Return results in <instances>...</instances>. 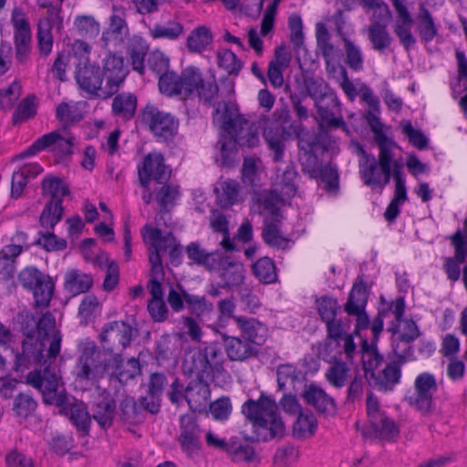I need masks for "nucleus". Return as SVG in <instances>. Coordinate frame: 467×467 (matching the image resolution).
<instances>
[{
	"mask_svg": "<svg viewBox=\"0 0 467 467\" xmlns=\"http://www.w3.org/2000/svg\"><path fill=\"white\" fill-rule=\"evenodd\" d=\"M22 331L26 336L22 349L15 356L13 369L24 373L33 365H47L55 359L60 352L62 335L55 330V318L46 313L36 322L33 314L21 313Z\"/></svg>",
	"mask_w": 467,
	"mask_h": 467,
	"instance_id": "f257e3e1",
	"label": "nucleus"
},
{
	"mask_svg": "<svg viewBox=\"0 0 467 467\" xmlns=\"http://www.w3.org/2000/svg\"><path fill=\"white\" fill-rule=\"evenodd\" d=\"M297 172L294 166L289 165L284 171L280 181L275 183L273 191L262 195H255L253 199L252 210L265 215L263 238L273 247L285 249L289 247L291 239L285 236L281 231L280 207L296 193V180Z\"/></svg>",
	"mask_w": 467,
	"mask_h": 467,
	"instance_id": "f03ea898",
	"label": "nucleus"
},
{
	"mask_svg": "<svg viewBox=\"0 0 467 467\" xmlns=\"http://www.w3.org/2000/svg\"><path fill=\"white\" fill-rule=\"evenodd\" d=\"M26 381L39 390L43 401L48 405H56L59 412L69 416L73 425L83 434L89 430L91 419L82 403L70 402L69 397L63 388L61 376L48 365L43 371L34 370L28 373Z\"/></svg>",
	"mask_w": 467,
	"mask_h": 467,
	"instance_id": "7ed1b4c3",
	"label": "nucleus"
},
{
	"mask_svg": "<svg viewBox=\"0 0 467 467\" xmlns=\"http://www.w3.org/2000/svg\"><path fill=\"white\" fill-rule=\"evenodd\" d=\"M159 88L167 96L181 95L184 99L197 96L204 103H211L218 94L214 78L204 80L200 69L194 67H186L181 76L171 71L161 74Z\"/></svg>",
	"mask_w": 467,
	"mask_h": 467,
	"instance_id": "20e7f679",
	"label": "nucleus"
},
{
	"mask_svg": "<svg viewBox=\"0 0 467 467\" xmlns=\"http://www.w3.org/2000/svg\"><path fill=\"white\" fill-rule=\"evenodd\" d=\"M242 412L253 425L258 441H268L285 433V424L277 413V404L270 397L261 394L257 400H248Z\"/></svg>",
	"mask_w": 467,
	"mask_h": 467,
	"instance_id": "39448f33",
	"label": "nucleus"
},
{
	"mask_svg": "<svg viewBox=\"0 0 467 467\" xmlns=\"http://www.w3.org/2000/svg\"><path fill=\"white\" fill-rule=\"evenodd\" d=\"M76 80L80 88L102 99L117 92V57L110 53L104 59L103 70L89 63L79 62L76 70Z\"/></svg>",
	"mask_w": 467,
	"mask_h": 467,
	"instance_id": "423d86ee",
	"label": "nucleus"
},
{
	"mask_svg": "<svg viewBox=\"0 0 467 467\" xmlns=\"http://www.w3.org/2000/svg\"><path fill=\"white\" fill-rule=\"evenodd\" d=\"M78 379L96 382L117 375V355L98 349L94 343H88L81 350L75 367Z\"/></svg>",
	"mask_w": 467,
	"mask_h": 467,
	"instance_id": "0eeeda50",
	"label": "nucleus"
},
{
	"mask_svg": "<svg viewBox=\"0 0 467 467\" xmlns=\"http://www.w3.org/2000/svg\"><path fill=\"white\" fill-rule=\"evenodd\" d=\"M316 39L317 48L326 62L327 73L335 74L339 69L341 75L339 86L348 99L354 101L358 96L357 88L348 78L346 68L339 66L340 52L331 42L330 33L323 22L316 24Z\"/></svg>",
	"mask_w": 467,
	"mask_h": 467,
	"instance_id": "6e6552de",
	"label": "nucleus"
},
{
	"mask_svg": "<svg viewBox=\"0 0 467 467\" xmlns=\"http://www.w3.org/2000/svg\"><path fill=\"white\" fill-rule=\"evenodd\" d=\"M213 123L225 134L220 140L222 164L227 165L231 152L235 149L237 140L235 130L243 124V119L236 109L227 103L218 104L213 113Z\"/></svg>",
	"mask_w": 467,
	"mask_h": 467,
	"instance_id": "1a4fd4ad",
	"label": "nucleus"
},
{
	"mask_svg": "<svg viewBox=\"0 0 467 467\" xmlns=\"http://www.w3.org/2000/svg\"><path fill=\"white\" fill-rule=\"evenodd\" d=\"M18 278L22 286L32 293L36 306H49L55 292V284L48 275L34 266H28L21 271Z\"/></svg>",
	"mask_w": 467,
	"mask_h": 467,
	"instance_id": "9d476101",
	"label": "nucleus"
},
{
	"mask_svg": "<svg viewBox=\"0 0 467 467\" xmlns=\"http://www.w3.org/2000/svg\"><path fill=\"white\" fill-rule=\"evenodd\" d=\"M367 415L373 436L389 441H395L399 436L398 424L380 408L378 399L372 393L367 397Z\"/></svg>",
	"mask_w": 467,
	"mask_h": 467,
	"instance_id": "9b49d317",
	"label": "nucleus"
},
{
	"mask_svg": "<svg viewBox=\"0 0 467 467\" xmlns=\"http://www.w3.org/2000/svg\"><path fill=\"white\" fill-rule=\"evenodd\" d=\"M141 234L149 248L150 256L157 254L161 257V252H167L172 264L180 262L182 248L172 234L163 235L160 229L150 225H145Z\"/></svg>",
	"mask_w": 467,
	"mask_h": 467,
	"instance_id": "f8f14e48",
	"label": "nucleus"
},
{
	"mask_svg": "<svg viewBox=\"0 0 467 467\" xmlns=\"http://www.w3.org/2000/svg\"><path fill=\"white\" fill-rule=\"evenodd\" d=\"M358 168L363 182L372 190L382 191L390 182L391 169L384 167L376 158L360 147Z\"/></svg>",
	"mask_w": 467,
	"mask_h": 467,
	"instance_id": "ddd939ff",
	"label": "nucleus"
},
{
	"mask_svg": "<svg viewBox=\"0 0 467 467\" xmlns=\"http://www.w3.org/2000/svg\"><path fill=\"white\" fill-rule=\"evenodd\" d=\"M141 118L142 121L159 140L167 141L177 133L178 120L170 113L161 111L154 106H146Z\"/></svg>",
	"mask_w": 467,
	"mask_h": 467,
	"instance_id": "4468645a",
	"label": "nucleus"
},
{
	"mask_svg": "<svg viewBox=\"0 0 467 467\" xmlns=\"http://www.w3.org/2000/svg\"><path fill=\"white\" fill-rule=\"evenodd\" d=\"M437 381L433 374L422 372L414 381V393L407 399L411 406L424 414L433 410V395L437 391Z\"/></svg>",
	"mask_w": 467,
	"mask_h": 467,
	"instance_id": "2eb2a0df",
	"label": "nucleus"
},
{
	"mask_svg": "<svg viewBox=\"0 0 467 467\" xmlns=\"http://www.w3.org/2000/svg\"><path fill=\"white\" fill-rule=\"evenodd\" d=\"M124 49L125 51H121L122 56L119 57V75L122 71L127 74L129 67H131L140 75H143L145 57L149 49L146 41L135 36L125 42Z\"/></svg>",
	"mask_w": 467,
	"mask_h": 467,
	"instance_id": "dca6fc26",
	"label": "nucleus"
},
{
	"mask_svg": "<svg viewBox=\"0 0 467 467\" xmlns=\"http://www.w3.org/2000/svg\"><path fill=\"white\" fill-rule=\"evenodd\" d=\"M72 146V138L65 139L58 132L53 131L39 137L31 146L18 154L16 159L35 156L46 149H50L60 156L70 155Z\"/></svg>",
	"mask_w": 467,
	"mask_h": 467,
	"instance_id": "f3484780",
	"label": "nucleus"
},
{
	"mask_svg": "<svg viewBox=\"0 0 467 467\" xmlns=\"http://www.w3.org/2000/svg\"><path fill=\"white\" fill-rule=\"evenodd\" d=\"M220 354V350L215 345H208L191 357L192 363L190 365L187 359L184 361V369L191 374H196L198 377H208L214 368H217Z\"/></svg>",
	"mask_w": 467,
	"mask_h": 467,
	"instance_id": "a211bd4d",
	"label": "nucleus"
},
{
	"mask_svg": "<svg viewBox=\"0 0 467 467\" xmlns=\"http://www.w3.org/2000/svg\"><path fill=\"white\" fill-rule=\"evenodd\" d=\"M170 175L171 171L165 165L163 156L161 153H149L145 157L142 166L139 167L140 182L144 187H148L151 180L162 182L168 180Z\"/></svg>",
	"mask_w": 467,
	"mask_h": 467,
	"instance_id": "6ab92c4d",
	"label": "nucleus"
},
{
	"mask_svg": "<svg viewBox=\"0 0 467 467\" xmlns=\"http://www.w3.org/2000/svg\"><path fill=\"white\" fill-rule=\"evenodd\" d=\"M397 13V19L394 25V33L400 39V44L410 49L416 44V38L412 35V16L401 0H391Z\"/></svg>",
	"mask_w": 467,
	"mask_h": 467,
	"instance_id": "aec40b11",
	"label": "nucleus"
},
{
	"mask_svg": "<svg viewBox=\"0 0 467 467\" xmlns=\"http://www.w3.org/2000/svg\"><path fill=\"white\" fill-rule=\"evenodd\" d=\"M213 191L215 202L223 209L242 203L245 199L240 183L234 180L227 179L217 182Z\"/></svg>",
	"mask_w": 467,
	"mask_h": 467,
	"instance_id": "412c9836",
	"label": "nucleus"
},
{
	"mask_svg": "<svg viewBox=\"0 0 467 467\" xmlns=\"http://www.w3.org/2000/svg\"><path fill=\"white\" fill-rule=\"evenodd\" d=\"M306 402L313 406L320 413L334 415L337 412V405L332 397L327 395L320 387L310 384L303 392Z\"/></svg>",
	"mask_w": 467,
	"mask_h": 467,
	"instance_id": "4be33fe9",
	"label": "nucleus"
},
{
	"mask_svg": "<svg viewBox=\"0 0 467 467\" xmlns=\"http://www.w3.org/2000/svg\"><path fill=\"white\" fill-rule=\"evenodd\" d=\"M213 43V35L210 27L202 25L193 28L186 38V47L191 53L202 54L209 50Z\"/></svg>",
	"mask_w": 467,
	"mask_h": 467,
	"instance_id": "5701e85b",
	"label": "nucleus"
},
{
	"mask_svg": "<svg viewBox=\"0 0 467 467\" xmlns=\"http://www.w3.org/2000/svg\"><path fill=\"white\" fill-rule=\"evenodd\" d=\"M93 285V277L78 269H70L65 274L64 289L72 296L88 292Z\"/></svg>",
	"mask_w": 467,
	"mask_h": 467,
	"instance_id": "b1692460",
	"label": "nucleus"
},
{
	"mask_svg": "<svg viewBox=\"0 0 467 467\" xmlns=\"http://www.w3.org/2000/svg\"><path fill=\"white\" fill-rule=\"evenodd\" d=\"M298 148L300 150L299 160L302 170L310 178L316 177L317 170L321 168L318 158L315 153L316 143L314 140H306L303 136L298 137Z\"/></svg>",
	"mask_w": 467,
	"mask_h": 467,
	"instance_id": "393cba45",
	"label": "nucleus"
},
{
	"mask_svg": "<svg viewBox=\"0 0 467 467\" xmlns=\"http://www.w3.org/2000/svg\"><path fill=\"white\" fill-rule=\"evenodd\" d=\"M227 454L236 463H245L248 466L258 467L261 457L252 445L231 441L227 448Z\"/></svg>",
	"mask_w": 467,
	"mask_h": 467,
	"instance_id": "a878e982",
	"label": "nucleus"
},
{
	"mask_svg": "<svg viewBox=\"0 0 467 467\" xmlns=\"http://www.w3.org/2000/svg\"><path fill=\"white\" fill-rule=\"evenodd\" d=\"M188 257L198 265L204 266L209 271L219 268L221 262V254L218 252H207L202 248L200 244L192 242L186 248Z\"/></svg>",
	"mask_w": 467,
	"mask_h": 467,
	"instance_id": "bb28decb",
	"label": "nucleus"
},
{
	"mask_svg": "<svg viewBox=\"0 0 467 467\" xmlns=\"http://www.w3.org/2000/svg\"><path fill=\"white\" fill-rule=\"evenodd\" d=\"M234 318L248 341L256 345L265 343L268 334V329L265 324L254 318L240 317H234Z\"/></svg>",
	"mask_w": 467,
	"mask_h": 467,
	"instance_id": "cd10ccee",
	"label": "nucleus"
},
{
	"mask_svg": "<svg viewBox=\"0 0 467 467\" xmlns=\"http://www.w3.org/2000/svg\"><path fill=\"white\" fill-rule=\"evenodd\" d=\"M224 348L227 356L232 360L242 361L250 358L254 353L252 342L242 340L237 337L223 335Z\"/></svg>",
	"mask_w": 467,
	"mask_h": 467,
	"instance_id": "c85d7f7f",
	"label": "nucleus"
},
{
	"mask_svg": "<svg viewBox=\"0 0 467 467\" xmlns=\"http://www.w3.org/2000/svg\"><path fill=\"white\" fill-rule=\"evenodd\" d=\"M327 328L329 340H334L337 345L343 343L344 351L348 358H352L356 352V345L353 336L347 334L340 321H327Z\"/></svg>",
	"mask_w": 467,
	"mask_h": 467,
	"instance_id": "c756f323",
	"label": "nucleus"
},
{
	"mask_svg": "<svg viewBox=\"0 0 467 467\" xmlns=\"http://www.w3.org/2000/svg\"><path fill=\"white\" fill-rule=\"evenodd\" d=\"M418 328L415 322L405 320L403 322L402 330H395L392 334L393 351L398 356H402L401 352H405L408 344L418 337Z\"/></svg>",
	"mask_w": 467,
	"mask_h": 467,
	"instance_id": "7c9ffc66",
	"label": "nucleus"
},
{
	"mask_svg": "<svg viewBox=\"0 0 467 467\" xmlns=\"http://www.w3.org/2000/svg\"><path fill=\"white\" fill-rule=\"evenodd\" d=\"M317 426L318 422L314 413L309 410L300 411L293 425V435L301 440L311 438L315 435Z\"/></svg>",
	"mask_w": 467,
	"mask_h": 467,
	"instance_id": "2f4dec72",
	"label": "nucleus"
},
{
	"mask_svg": "<svg viewBox=\"0 0 467 467\" xmlns=\"http://www.w3.org/2000/svg\"><path fill=\"white\" fill-rule=\"evenodd\" d=\"M337 33L341 36L344 44L345 50V62L353 71L358 72L364 67V55L361 47L352 41L350 38L341 34L340 27L337 28Z\"/></svg>",
	"mask_w": 467,
	"mask_h": 467,
	"instance_id": "473e14b6",
	"label": "nucleus"
},
{
	"mask_svg": "<svg viewBox=\"0 0 467 467\" xmlns=\"http://www.w3.org/2000/svg\"><path fill=\"white\" fill-rule=\"evenodd\" d=\"M37 409V402L30 393L20 392L14 400L12 410L19 421L34 416Z\"/></svg>",
	"mask_w": 467,
	"mask_h": 467,
	"instance_id": "72a5a7b5",
	"label": "nucleus"
},
{
	"mask_svg": "<svg viewBox=\"0 0 467 467\" xmlns=\"http://www.w3.org/2000/svg\"><path fill=\"white\" fill-rule=\"evenodd\" d=\"M221 262L222 264L219 265V268L214 271L219 272L226 285H238L243 281L244 268L241 263L228 261V259L223 258L222 255Z\"/></svg>",
	"mask_w": 467,
	"mask_h": 467,
	"instance_id": "f704fd0d",
	"label": "nucleus"
},
{
	"mask_svg": "<svg viewBox=\"0 0 467 467\" xmlns=\"http://www.w3.org/2000/svg\"><path fill=\"white\" fill-rule=\"evenodd\" d=\"M454 256L445 257L443 264L444 272L451 282H456L460 279L462 271V265L467 258V247L463 248L461 245H457V247H454Z\"/></svg>",
	"mask_w": 467,
	"mask_h": 467,
	"instance_id": "c9c22d12",
	"label": "nucleus"
},
{
	"mask_svg": "<svg viewBox=\"0 0 467 467\" xmlns=\"http://www.w3.org/2000/svg\"><path fill=\"white\" fill-rule=\"evenodd\" d=\"M151 265V277L149 283L151 299L163 298L161 281L163 278V268L161 257L157 254L149 256Z\"/></svg>",
	"mask_w": 467,
	"mask_h": 467,
	"instance_id": "e433bc0d",
	"label": "nucleus"
},
{
	"mask_svg": "<svg viewBox=\"0 0 467 467\" xmlns=\"http://www.w3.org/2000/svg\"><path fill=\"white\" fill-rule=\"evenodd\" d=\"M86 102H63L57 108V118L64 124L80 120L85 113Z\"/></svg>",
	"mask_w": 467,
	"mask_h": 467,
	"instance_id": "4c0bfd02",
	"label": "nucleus"
},
{
	"mask_svg": "<svg viewBox=\"0 0 467 467\" xmlns=\"http://www.w3.org/2000/svg\"><path fill=\"white\" fill-rule=\"evenodd\" d=\"M242 175L244 183L256 187L260 184L262 176H265L266 172L259 159L246 158L244 161Z\"/></svg>",
	"mask_w": 467,
	"mask_h": 467,
	"instance_id": "58836bf2",
	"label": "nucleus"
},
{
	"mask_svg": "<svg viewBox=\"0 0 467 467\" xmlns=\"http://www.w3.org/2000/svg\"><path fill=\"white\" fill-rule=\"evenodd\" d=\"M417 19V28L421 40L426 43L432 41L438 34V29L431 13L424 5H420Z\"/></svg>",
	"mask_w": 467,
	"mask_h": 467,
	"instance_id": "ea45409f",
	"label": "nucleus"
},
{
	"mask_svg": "<svg viewBox=\"0 0 467 467\" xmlns=\"http://www.w3.org/2000/svg\"><path fill=\"white\" fill-rule=\"evenodd\" d=\"M11 22L14 27L15 47L31 45V30L24 14L14 12Z\"/></svg>",
	"mask_w": 467,
	"mask_h": 467,
	"instance_id": "a19ab883",
	"label": "nucleus"
},
{
	"mask_svg": "<svg viewBox=\"0 0 467 467\" xmlns=\"http://www.w3.org/2000/svg\"><path fill=\"white\" fill-rule=\"evenodd\" d=\"M367 302L368 294L366 286L362 282H357L349 293L345 311L348 314L359 313V311L365 310Z\"/></svg>",
	"mask_w": 467,
	"mask_h": 467,
	"instance_id": "79ce46f5",
	"label": "nucleus"
},
{
	"mask_svg": "<svg viewBox=\"0 0 467 467\" xmlns=\"http://www.w3.org/2000/svg\"><path fill=\"white\" fill-rule=\"evenodd\" d=\"M180 339L190 338L192 341L200 342L202 337V329L192 317H182L178 323V332L175 334Z\"/></svg>",
	"mask_w": 467,
	"mask_h": 467,
	"instance_id": "37998d69",
	"label": "nucleus"
},
{
	"mask_svg": "<svg viewBox=\"0 0 467 467\" xmlns=\"http://www.w3.org/2000/svg\"><path fill=\"white\" fill-rule=\"evenodd\" d=\"M368 33L374 50L382 52L390 46L391 36L385 25L372 23L368 28Z\"/></svg>",
	"mask_w": 467,
	"mask_h": 467,
	"instance_id": "c03bdc74",
	"label": "nucleus"
},
{
	"mask_svg": "<svg viewBox=\"0 0 467 467\" xmlns=\"http://www.w3.org/2000/svg\"><path fill=\"white\" fill-rule=\"evenodd\" d=\"M63 211V205L60 203V201L47 202L39 217L41 226L47 229H53L60 222Z\"/></svg>",
	"mask_w": 467,
	"mask_h": 467,
	"instance_id": "a18cd8bd",
	"label": "nucleus"
},
{
	"mask_svg": "<svg viewBox=\"0 0 467 467\" xmlns=\"http://www.w3.org/2000/svg\"><path fill=\"white\" fill-rule=\"evenodd\" d=\"M42 189L44 194L51 197L50 202L60 201V203L69 192L67 186L59 178L54 176H48L43 180Z\"/></svg>",
	"mask_w": 467,
	"mask_h": 467,
	"instance_id": "49530a36",
	"label": "nucleus"
},
{
	"mask_svg": "<svg viewBox=\"0 0 467 467\" xmlns=\"http://www.w3.org/2000/svg\"><path fill=\"white\" fill-rule=\"evenodd\" d=\"M254 275L265 284H272L277 278L275 263L269 257H262L253 265Z\"/></svg>",
	"mask_w": 467,
	"mask_h": 467,
	"instance_id": "de8ad7c7",
	"label": "nucleus"
},
{
	"mask_svg": "<svg viewBox=\"0 0 467 467\" xmlns=\"http://www.w3.org/2000/svg\"><path fill=\"white\" fill-rule=\"evenodd\" d=\"M184 301L189 311L197 317L213 311V304L208 301L205 296L184 293Z\"/></svg>",
	"mask_w": 467,
	"mask_h": 467,
	"instance_id": "09e8293b",
	"label": "nucleus"
},
{
	"mask_svg": "<svg viewBox=\"0 0 467 467\" xmlns=\"http://www.w3.org/2000/svg\"><path fill=\"white\" fill-rule=\"evenodd\" d=\"M361 358L366 376L374 375V370L380 365L382 358L377 352L373 344L363 339L361 344Z\"/></svg>",
	"mask_w": 467,
	"mask_h": 467,
	"instance_id": "8fccbe9b",
	"label": "nucleus"
},
{
	"mask_svg": "<svg viewBox=\"0 0 467 467\" xmlns=\"http://www.w3.org/2000/svg\"><path fill=\"white\" fill-rule=\"evenodd\" d=\"M101 311L98 297L92 294L87 295L78 306V317L81 323L87 325Z\"/></svg>",
	"mask_w": 467,
	"mask_h": 467,
	"instance_id": "3c124183",
	"label": "nucleus"
},
{
	"mask_svg": "<svg viewBox=\"0 0 467 467\" xmlns=\"http://www.w3.org/2000/svg\"><path fill=\"white\" fill-rule=\"evenodd\" d=\"M217 62L228 74L237 75L243 67V62L230 49L223 48L217 53Z\"/></svg>",
	"mask_w": 467,
	"mask_h": 467,
	"instance_id": "603ef678",
	"label": "nucleus"
},
{
	"mask_svg": "<svg viewBox=\"0 0 467 467\" xmlns=\"http://www.w3.org/2000/svg\"><path fill=\"white\" fill-rule=\"evenodd\" d=\"M374 139L379 149L377 161L381 163L384 167L391 169L393 163L392 150L397 147V144L388 137L387 133L375 137Z\"/></svg>",
	"mask_w": 467,
	"mask_h": 467,
	"instance_id": "864d4df0",
	"label": "nucleus"
},
{
	"mask_svg": "<svg viewBox=\"0 0 467 467\" xmlns=\"http://www.w3.org/2000/svg\"><path fill=\"white\" fill-rule=\"evenodd\" d=\"M93 245H95V241L93 239H85L82 242L81 249L87 260L93 261L99 268L106 269L107 271L117 267L115 262L109 258L106 252L100 251L95 258H91L88 254V249Z\"/></svg>",
	"mask_w": 467,
	"mask_h": 467,
	"instance_id": "5fc2aeb1",
	"label": "nucleus"
},
{
	"mask_svg": "<svg viewBox=\"0 0 467 467\" xmlns=\"http://www.w3.org/2000/svg\"><path fill=\"white\" fill-rule=\"evenodd\" d=\"M183 32V26L177 22H170L167 25H157L150 28V36L153 38L176 39Z\"/></svg>",
	"mask_w": 467,
	"mask_h": 467,
	"instance_id": "6e6d98bb",
	"label": "nucleus"
},
{
	"mask_svg": "<svg viewBox=\"0 0 467 467\" xmlns=\"http://www.w3.org/2000/svg\"><path fill=\"white\" fill-rule=\"evenodd\" d=\"M21 96V85L14 80L8 87L0 89V107L9 109L14 107Z\"/></svg>",
	"mask_w": 467,
	"mask_h": 467,
	"instance_id": "4d7b16f0",
	"label": "nucleus"
},
{
	"mask_svg": "<svg viewBox=\"0 0 467 467\" xmlns=\"http://www.w3.org/2000/svg\"><path fill=\"white\" fill-rule=\"evenodd\" d=\"M304 378L301 370L292 364H282L277 368V383L283 389L288 382L294 383Z\"/></svg>",
	"mask_w": 467,
	"mask_h": 467,
	"instance_id": "13d9d810",
	"label": "nucleus"
},
{
	"mask_svg": "<svg viewBox=\"0 0 467 467\" xmlns=\"http://www.w3.org/2000/svg\"><path fill=\"white\" fill-rule=\"evenodd\" d=\"M299 450L293 445L279 448L274 456L275 465L288 467L295 464L299 459Z\"/></svg>",
	"mask_w": 467,
	"mask_h": 467,
	"instance_id": "bf43d9fd",
	"label": "nucleus"
},
{
	"mask_svg": "<svg viewBox=\"0 0 467 467\" xmlns=\"http://www.w3.org/2000/svg\"><path fill=\"white\" fill-rule=\"evenodd\" d=\"M211 227L214 232L223 234V238L221 242V245L227 251H233L235 249L234 241L230 238L228 233V220L223 214L215 215L211 221Z\"/></svg>",
	"mask_w": 467,
	"mask_h": 467,
	"instance_id": "052dcab7",
	"label": "nucleus"
},
{
	"mask_svg": "<svg viewBox=\"0 0 467 467\" xmlns=\"http://www.w3.org/2000/svg\"><path fill=\"white\" fill-rule=\"evenodd\" d=\"M115 414V402L113 400L101 402L97 405L93 418L104 429L112 424Z\"/></svg>",
	"mask_w": 467,
	"mask_h": 467,
	"instance_id": "680f3d73",
	"label": "nucleus"
},
{
	"mask_svg": "<svg viewBox=\"0 0 467 467\" xmlns=\"http://www.w3.org/2000/svg\"><path fill=\"white\" fill-rule=\"evenodd\" d=\"M36 113V97L31 95L24 99L17 106L13 115L15 123L22 122L32 118Z\"/></svg>",
	"mask_w": 467,
	"mask_h": 467,
	"instance_id": "e2e57ef3",
	"label": "nucleus"
},
{
	"mask_svg": "<svg viewBox=\"0 0 467 467\" xmlns=\"http://www.w3.org/2000/svg\"><path fill=\"white\" fill-rule=\"evenodd\" d=\"M265 0H222L227 9L233 10L240 5L241 10L247 16H254L261 12Z\"/></svg>",
	"mask_w": 467,
	"mask_h": 467,
	"instance_id": "0e129e2a",
	"label": "nucleus"
},
{
	"mask_svg": "<svg viewBox=\"0 0 467 467\" xmlns=\"http://www.w3.org/2000/svg\"><path fill=\"white\" fill-rule=\"evenodd\" d=\"M348 370L346 363L336 362L327 370L326 378L331 385L340 388L346 383Z\"/></svg>",
	"mask_w": 467,
	"mask_h": 467,
	"instance_id": "69168bd1",
	"label": "nucleus"
},
{
	"mask_svg": "<svg viewBox=\"0 0 467 467\" xmlns=\"http://www.w3.org/2000/svg\"><path fill=\"white\" fill-rule=\"evenodd\" d=\"M317 308L322 320L327 322L335 319L339 307L337 299L322 296L317 300Z\"/></svg>",
	"mask_w": 467,
	"mask_h": 467,
	"instance_id": "338daca9",
	"label": "nucleus"
},
{
	"mask_svg": "<svg viewBox=\"0 0 467 467\" xmlns=\"http://www.w3.org/2000/svg\"><path fill=\"white\" fill-rule=\"evenodd\" d=\"M37 42L41 55L47 56L53 48V35L48 22H41L38 25Z\"/></svg>",
	"mask_w": 467,
	"mask_h": 467,
	"instance_id": "774afa93",
	"label": "nucleus"
}]
</instances>
